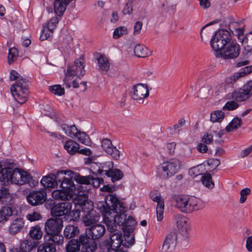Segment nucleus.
Listing matches in <instances>:
<instances>
[{
    "label": "nucleus",
    "instance_id": "39448f33",
    "mask_svg": "<svg viewBox=\"0 0 252 252\" xmlns=\"http://www.w3.org/2000/svg\"><path fill=\"white\" fill-rule=\"evenodd\" d=\"M174 205L183 213H190L199 209L197 200L194 197H189L185 195H174L172 197Z\"/></svg>",
    "mask_w": 252,
    "mask_h": 252
},
{
    "label": "nucleus",
    "instance_id": "5701e85b",
    "mask_svg": "<svg viewBox=\"0 0 252 252\" xmlns=\"http://www.w3.org/2000/svg\"><path fill=\"white\" fill-rule=\"evenodd\" d=\"M63 237L66 239H72L79 236L80 229L76 225L68 224L64 228Z\"/></svg>",
    "mask_w": 252,
    "mask_h": 252
},
{
    "label": "nucleus",
    "instance_id": "f704fd0d",
    "mask_svg": "<svg viewBox=\"0 0 252 252\" xmlns=\"http://www.w3.org/2000/svg\"><path fill=\"white\" fill-rule=\"evenodd\" d=\"M36 247V242L31 240L26 239L21 243L20 249L23 252H30Z\"/></svg>",
    "mask_w": 252,
    "mask_h": 252
},
{
    "label": "nucleus",
    "instance_id": "c85d7f7f",
    "mask_svg": "<svg viewBox=\"0 0 252 252\" xmlns=\"http://www.w3.org/2000/svg\"><path fill=\"white\" fill-rule=\"evenodd\" d=\"M80 242V236L77 239L69 240L65 246L66 252H79L82 244Z\"/></svg>",
    "mask_w": 252,
    "mask_h": 252
},
{
    "label": "nucleus",
    "instance_id": "4be33fe9",
    "mask_svg": "<svg viewBox=\"0 0 252 252\" xmlns=\"http://www.w3.org/2000/svg\"><path fill=\"white\" fill-rule=\"evenodd\" d=\"M177 224L180 234L183 237V241H181V242H188L189 237V227L187 224V219L185 217H179L177 220Z\"/></svg>",
    "mask_w": 252,
    "mask_h": 252
},
{
    "label": "nucleus",
    "instance_id": "f3484780",
    "mask_svg": "<svg viewBox=\"0 0 252 252\" xmlns=\"http://www.w3.org/2000/svg\"><path fill=\"white\" fill-rule=\"evenodd\" d=\"M32 180L31 175L27 172L18 169L13 170L12 184L22 185L28 183L31 186V182Z\"/></svg>",
    "mask_w": 252,
    "mask_h": 252
},
{
    "label": "nucleus",
    "instance_id": "09e8293b",
    "mask_svg": "<svg viewBox=\"0 0 252 252\" xmlns=\"http://www.w3.org/2000/svg\"><path fill=\"white\" fill-rule=\"evenodd\" d=\"M252 72V65L248 66L243 68L242 71L236 72L233 75V79H239L243 77L245 75L250 73Z\"/></svg>",
    "mask_w": 252,
    "mask_h": 252
},
{
    "label": "nucleus",
    "instance_id": "5fc2aeb1",
    "mask_svg": "<svg viewBox=\"0 0 252 252\" xmlns=\"http://www.w3.org/2000/svg\"><path fill=\"white\" fill-rule=\"evenodd\" d=\"M71 83L74 88H80L82 91L87 89V82L81 81V80H73Z\"/></svg>",
    "mask_w": 252,
    "mask_h": 252
},
{
    "label": "nucleus",
    "instance_id": "e2e57ef3",
    "mask_svg": "<svg viewBox=\"0 0 252 252\" xmlns=\"http://www.w3.org/2000/svg\"><path fill=\"white\" fill-rule=\"evenodd\" d=\"M186 121L184 118H180L178 122V124L174 125V130L179 133L180 131L182 129L183 126L185 124Z\"/></svg>",
    "mask_w": 252,
    "mask_h": 252
},
{
    "label": "nucleus",
    "instance_id": "9b49d317",
    "mask_svg": "<svg viewBox=\"0 0 252 252\" xmlns=\"http://www.w3.org/2000/svg\"><path fill=\"white\" fill-rule=\"evenodd\" d=\"M240 51V46L238 44L230 41L222 51H220L218 58L221 57L224 60L236 59L239 56Z\"/></svg>",
    "mask_w": 252,
    "mask_h": 252
},
{
    "label": "nucleus",
    "instance_id": "69168bd1",
    "mask_svg": "<svg viewBox=\"0 0 252 252\" xmlns=\"http://www.w3.org/2000/svg\"><path fill=\"white\" fill-rule=\"evenodd\" d=\"M143 25L142 22L137 21L136 22L134 26V34H138L140 32Z\"/></svg>",
    "mask_w": 252,
    "mask_h": 252
},
{
    "label": "nucleus",
    "instance_id": "de8ad7c7",
    "mask_svg": "<svg viewBox=\"0 0 252 252\" xmlns=\"http://www.w3.org/2000/svg\"><path fill=\"white\" fill-rule=\"evenodd\" d=\"M136 223V222L135 220L131 216H129L127 219L126 218L125 225L122 227L123 231L125 232L126 231H127L129 230V228L132 229L133 231V226H134Z\"/></svg>",
    "mask_w": 252,
    "mask_h": 252
},
{
    "label": "nucleus",
    "instance_id": "6ab92c4d",
    "mask_svg": "<svg viewBox=\"0 0 252 252\" xmlns=\"http://www.w3.org/2000/svg\"><path fill=\"white\" fill-rule=\"evenodd\" d=\"M150 196L151 199L157 203V220L160 221L163 219L164 203L163 199L161 198L160 193L158 190L152 191Z\"/></svg>",
    "mask_w": 252,
    "mask_h": 252
},
{
    "label": "nucleus",
    "instance_id": "4c0bfd02",
    "mask_svg": "<svg viewBox=\"0 0 252 252\" xmlns=\"http://www.w3.org/2000/svg\"><path fill=\"white\" fill-rule=\"evenodd\" d=\"M29 235L31 238L33 240H40L43 235L42 231L40 227L37 225L32 226L29 231Z\"/></svg>",
    "mask_w": 252,
    "mask_h": 252
},
{
    "label": "nucleus",
    "instance_id": "7ed1b4c3",
    "mask_svg": "<svg viewBox=\"0 0 252 252\" xmlns=\"http://www.w3.org/2000/svg\"><path fill=\"white\" fill-rule=\"evenodd\" d=\"M232 39L230 32L226 30H220L216 32L210 41L213 50L215 51L216 57H219V53L229 43Z\"/></svg>",
    "mask_w": 252,
    "mask_h": 252
},
{
    "label": "nucleus",
    "instance_id": "6e6d98bb",
    "mask_svg": "<svg viewBox=\"0 0 252 252\" xmlns=\"http://www.w3.org/2000/svg\"><path fill=\"white\" fill-rule=\"evenodd\" d=\"M251 193V190L250 188H246L242 189L240 192V198L239 202L240 203H244L247 200V196Z\"/></svg>",
    "mask_w": 252,
    "mask_h": 252
},
{
    "label": "nucleus",
    "instance_id": "ea45409f",
    "mask_svg": "<svg viewBox=\"0 0 252 252\" xmlns=\"http://www.w3.org/2000/svg\"><path fill=\"white\" fill-rule=\"evenodd\" d=\"M242 120L238 117L234 118L230 123L225 127V130L227 132H230L234 129H238L242 125Z\"/></svg>",
    "mask_w": 252,
    "mask_h": 252
},
{
    "label": "nucleus",
    "instance_id": "c03bdc74",
    "mask_svg": "<svg viewBox=\"0 0 252 252\" xmlns=\"http://www.w3.org/2000/svg\"><path fill=\"white\" fill-rule=\"evenodd\" d=\"M108 173L109 175L107 177H110L113 182L121 180L124 176L123 172L118 169L113 168L111 171Z\"/></svg>",
    "mask_w": 252,
    "mask_h": 252
},
{
    "label": "nucleus",
    "instance_id": "a878e982",
    "mask_svg": "<svg viewBox=\"0 0 252 252\" xmlns=\"http://www.w3.org/2000/svg\"><path fill=\"white\" fill-rule=\"evenodd\" d=\"M24 225L25 222L23 219H15L8 227L9 232L11 235L16 234L23 229Z\"/></svg>",
    "mask_w": 252,
    "mask_h": 252
},
{
    "label": "nucleus",
    "instance_id": "052dcab7",
    "mask_svg": "<svg viewBox=\"0 0 252 252\" xmlns=\"http://www.w3.org/2000/svg\"><path fill=\"white\" fill-rule=\"evenodd\" d=\"M17 52V50L15 48H10L9 49L8 55V63L9 64L12 63L16 59V56L15 53Z\"/></svg>",
    "mask_w": 252,
    "mask_h": 252
},
{
    "label": "nucleus",
    "instance_id": "bb28decb",
    "mask_svg": "<svg viewBox=\"0 0 252 252\" xmlns=\"http://www.w3.org/2000/svg\"><path fill=\"white\" fill-rule=\"evenodd\" d=\"M86 194L85 193L84 196V200L82 202H79L76 205V207H79L83 214L90 212L91 211H94L93 209V204L91 201L87 200L86 196Z\"/></svg>",
    "mask_w": 252,
    "mask_h": 252
},
{
    "label": "nucleus",
    "instance_id": "338daca9",
    "mask_svg": "<svg viewBox=\"0 0 252 252\" xmlns=\"http://www.w3.org/2000/svg\"><path fill=\"white\" fill-rule=\"evenodd\" d=\"M113 233V234L110 236L109 241H114L117 240L122 239V234L120 232H119L116 230L115 232Z\"/></svg>",
    "mask_w": 252,
    "mask_h": 252
},
{
    "label": "nucleus",
    "instance_id": "ddd939ff",
    "mask_svg": "<svg viewBox=\"0 0 252 252\" xmlns=\"http://www.w3.org/2000/svg\"><path fill=\"white\" fill-rule=\"evenodd\" d=\"M69 200H62L64 201L55 205L51 209V214L53 216H63L68 215L71 213L72 202Z\"/></svg>",
    "mask_w": 252,
    "mask_h": 252
},
{
    "label": "nucleus",
    "instance_id": "f257e3e1",
    "mask_svg": "<svg viewBox=\"0 0 252 252\" xmlns=\"http://www.w3.org/2000/svg\"><path fill=\"white\" fill-rule=\"evenodd\" d=\"M57 180L58 185L62 189H56L52 193V197L56 200H69L73 195L82 196L88 190L86 187L83 185H89L92 183L94 186L97 182V187L100 184V181L92 176H83L79 173L71 171L61 170L57 172Z\"/></svg>",
    "mask_w": 252,
    "mask_h": 252
},
{
    "label": "nucleus",
    "instance_id": "0eeeda50",
    "mask_svg": "<svg viewBox=\"0 0 252 252\" xmlns=\"http://www.w3.org/2000/svg\"><path fill=\"white\" fill-rule=\"evenodd\" d=\"M10 90L14 99L18 103L22 104L27 100L29 91L27 80H17L11 85Z\"/></svg>",
    "mask_w": 252,
    "mask_h": 252
},
{
    "label": "nucleus",
    "instance_id": "37998d69",
    "mask_svg": "<svg viewBox=\"0 0 252 252\" xmlns=\"http://www.w3.org/2000/svg\"><path fill=\"white\" fill-rule=\"evenodd\" d=\"M224 113L221 110H216L211 113L210 120L213 123H220L224 119Z\"/></svg>",
    "mask_w": 252,
    "mask_h": 252
},
{
    "label": "nucleus",
    "instance_id": "a211bd4d",
    "mask_svg": "<svg viewBox=\"0 0 252 252\" xmlns=\"http://www.w3.org/2000/svg\"><path fill=\"white\" fill-rule=\"evenodd\" d=\"M81 243H82L81 252H94L97 248V243L90 239L86 233L82 234L80 235Z\"/></svg>",
    "mask_w": 252,
    "mask_h": 252
},
{
    "label": "nucleus",
    "instance_id": "c756f323",
    "mask_svg": "<svg viewBox=\"0 0 252 252\" xmlns=\"http://www.w3.org/2000/svg\"><path fill=\"white\" fill-rule=\"evenodd\" d=\"M114 167V164L112 161H107L103 164L101 168L98 167L96 171H93L92 173L95 175H102L103 173L108 176L109 172L111 171Z\"/></svg>",
    "mask_w": 252,
    "mask_h": 252
},
{
    "label": "nucleus",
    "instance_id": "aec40b11",
    "mask_svg": "<svg viewBox=\"0 0 252 252\" xmlns=\"http://www.w3.org/2000/svg\"><path fill=\"white\" fill-rule=\"evenodd\" d=\"M106 231L104 226L102 224L93 225L86 229V233L91 237L92 240H97L103 236Z\"/></svg>",
    "mask_w": 252,
    "mask_h": 252
},
{
    "label": "nucleus",
    "instance_id": "2f4dec72",
    "mask_svg": "<svg viewBox=\"0 0 252 252\" xmlns=\"http://www.w3.org/2000/svg\"><path fill=\"white\" fill-rule=\"evenodd\" d=\"M135 55L138 58H145L151 54V52L143 45L138 44L134 48Z\"/></svg>",
    "mask_w": 252,
    "mask_h": 252
},
{
    "label": "nucleus",
    "instance_id": "603ef678",
    "mask_svg": "<svg viewBox=\"0 0 252 252\" xmlns=\"http://www.w3.org/2000/svg\"><path fill=\"white\" fill-rule=\"evenodd\" d=\"M43 29L41 31V35L40 36V39L42 41L45 40L49 37L53 35L54 32L53 31L48 29V28L45 25L43 26Z\"/></svg>",
    "mask_w": 252,
    "mask_h": 252
},
{
    "label": "nucleus",
    "instance_id": "bf43d9fd",
    "mask_svg": "<svg viewBox=\"0 0 252 252\" xmlns=\"http://www.w3.org/2000/svg\"><path fill=\"white\" fill-rule=\"evenodd\" d=\"M133 0H128L122 11L124 14H130L132 13L133 10L132 3Z\"/></svg>",
    "mask_w": 252,
    "mask_h": 252
},
{
    "label": "nucleus",
    "instance_id": "1a4fd4ad",
    "mask_svg": "<svg viewBox=\"0 0 252 252\" xmlns=\"http://www.w3.org/2000/svg\"><path fill=\"white\" fill-rule=\"evenodd\" d=\"M252 95V80H250L243 86L232 93V98L237 102L245 101Z\"/></svg>",
    "mask_w": 252,
    "mask_h": 252
},
{
    "label": "nucleus",
    "instance_id": "680f3d73",
    "mask_svg": "<svg viewBox=\"0 0 252 252\" xmlns=\"http://www.w3.org/2000/svg\"><path fill=\"white\" fill-rule=\"evenodd\" d=\"M81 212V211L79 208L76 207V208L74 210H72V212L71 211V213H70L71 216L70 220H72L74 221L77 220L80 218Z\"/></svg>",
    "mask_w": 252,
    "mask_h": 252
},
{
    "label": "nucleus",
    "instance_id": "9d476101",
    "mask_svg": "<svg viewBox=\"0 0 252 252\" xmlns=\"http://www.w3.org/2000/svg\"><path fill=\"white\" fill-rule=\"evenodd\" d=\"M85 64L83 58H80L74 62L73 65L68 66L67 71L65 72L66 77H76L80 78L85 73Z\"/></svg>",
    "mask_w": 252,
    "mask_h": 252
},
{
    "label": "nucleus",
    "instance_id": "49530a36",
    "mask_svg": "<svg viewBox=\"0 0 252 252\" xmlns=\"http://www.w3.org/2000/svg\"><path fill=\"white\" fill-rule=\"evenodd\" d=\"M100 252H112L114 250L113 249L109 240H104L99 244Z\"/></svg>",
    "mask_w": 252,
    "mask_h": 252
},
{
    "label": "nucleus",
    "instance_id": "cd10ccee",
    "mask_svg": "<svg viewBox=\"0 0 252 252\" xmlns=\"http://www.w3.org/2000/svg\"><path fill=\"white\" fill-rule=\"evenodd\" d=\"M13 169L7 167L2 169L0 172V181L5 185L12 184Z\"/></svg>",
    "mask_w": 252,
    "mask_h": 252
},
{
    "label": "nucleus",
    "instance_id": "8fccbe9b",
    "mask_svg": "<svg viewBox=\"0 0 252 252\" xmlns=\"http://www.w3.org/2000/svg\"><path fill=\"white\" fill-rule=\"evenodd\" d=\"M132 229L129 228V230L124 232L125 238L128 246H132L135 242L134 237L131 233L132 232Z\"/></svg>",
    "mask_w": 252,
    "mask_h": 252
},
{
    "label": "nucleus",
    "instance_id": "864d4df0",
    "mask_svg": "<svg viewBox=\"0 0 252 252\" xmlns=\"http://www.w3.org/2000/svg\"><path fill=\"white\" fill-rule=\"evenodd\" d=\"M239 106V104L235 100L227 101L222 107L223 110L232 111L237 109Z\"/></svg>",
    "mask_w": 252,
    "mask_h": 252
},
{
    "label": "nucleus",
    "instance_id": "774afa93",
    "mask_svg": "<svg viewBox=\"0 0 252 252\" xmlns=\"http://www.w3.org/2000/svg\"><path fill=\"white\" fill-rule=\"evenodd\" d=\"M246 247L249 252H252V235L247 238Z\"/></svg>",
    "mask_w": 252,
    "mask_h": 252
},
{
    "label": "nucleus",
    "instance_id": "4468645a",
    "mask_svg": "<svg viewBox=\"0 0 252 252\" xmlns=\"http://www.w3.org/2000/svg\"><path fill=\"white\" fill-rule=\"evenodd\" d=\"M149 95L148 86L146 84L138 83L132 86L130 96L136 100H141Z\"/></svg>",
    "mask_w": 252,
    "mask_h": 252
},
{
    "label": "nucleus",
    "instance_id": "dca6fc26",
    "mask_svg": "<svg viewBox=\"0 0 252 252\" xmlns=\"http://www.w3.org/2000/svg\"><path fill=\"white\" fill-rule=\"evenodd\" d=\"M63 227V220L60 218H51L45 223V230L46 234L61 232Z\"/></svg>",
    "mask_w": 252,
    "mask_h": 252
},
{
    "label": "nucleus",
    "instance_id": "b1692460",
    "mask_svg": "<svg viewBox=\"0 0 252 252\" xmlns=\"http://www.w3.org/2000/svg\"><path fill=\"white\" fill-rule=\"evenodd\" d=\"M57 173L55 174H49L42 177L40 183L46 188H54L58 185L57 180Z\"/></svg>",
    "mask_w": 252,
    "mask_h": 252
},
{
    "label": "nucleus",
    "instance_id": "4d7b16f0",
    "mask_svg": "<svg viewBox=\"0 0 252 252\" xmlns=\"http://www.w3.org/2000/svg\"><path fill=\"white\" fill-rule=\"evenodd\" d=\"M59 22V19L57 17H53L50 21L46 24V27L50 30L54 32V30L57 27V25Z\"/></svg>",
    "mask_w": 252,
    "mask_h": 252
},
{
    "label": "nucleus",
    "instance_id": "423d86ee",
    "mask_svg": "<svg viewBox=\"0 0 252 252\" xmlns=\"http://www.w3.org/2000/svg\"><path fill=\"white\" fill-rule=\"evenodd\" d=\"M180 165V161L177 158H172L164 161L158 166L157 175L160 178L166 180L178 172Z\"/></svg>",
    "mask_w": 252,
    "mask_h": 252
},
{
    "label": "nucleus",
    "instance_id": "e433bc0d",
    "mask_svg": "<svg viewBox=\"0 0 252 252\" xmlns=\"http://www.w3.org/2000/svg\"><path fill=\"white\" fill-rule=\"evenodd\" d=\"M61 127L66 135L72 138H75V135L78 132V130L75 125L68 126L66 124H64L61 125Z\"/></svg>",
    "mask_w": 252,
    "mask_h": 252
},
{
    "label": "nucleus",
    "instance_id": "13d9d810",
    "mask_svg": "<svg viewBox=\"0 0 252 252\" xmlns=\"http://www.w3.org/2000/svg\"><path fill=\"white\" fill-rule=\"evenodd\" d=\"M26 217L30 221L38 220L42 218L41 215L36 212H32L28 214Z\"/></svg>",
    "mask_w": 252,
    "mask_h": 252
},
{
    "label": "nucleus",
    "instance_id": "3c124183",
    "mask_svg": "<svg viewBox=\"0 0 252 252\" xmlns=\"http://www.w3.org/2000/svg\"><path fill=\"white\" fill-rule=\"evenodd\" d=\"M127 33V28L125 27H119L116 28L113 32V38L117 39Z\"/></svg>",
    "mask_w": 252,
    "mask_h": 252
},
{
    "label": "nucleus",
    "instance_id": "473e14b6",
    "mask_svg": "<svg viewBox=\"0 0 252 252\" xmlns=\"http://www.w3.org/2000/svg\"><path fill=\"white\" fill-rule=\"evenodd\" d=\"M60 233L61 232H56L51 234H47V235L48 237L47 241L51 242L52 244L54 245L56 247V246L63 245V243L64 237L61 235Z\"/></svg>",
    "mask_w": 252,
    "mask_h": 252
},
{
    "label": "nucleus",
    "instance_id": "f8f14e48",
    "mask_svg": "<svg viewBox=\"0 0 252 252\" xmlns=\"http://www.w3.org/2000/svg\"><path fill=\"white\" fill-rule=\"evenodd\" d=\"M183 241L182 236L180 238L178 237L177 234L175 232H171L166 236L162 246V252H171L173 251L177 243H181L186 244L187 242L181 243V241Z\"/></svg>",
    "mask_w": 252,
    "mask_h": 252
},
{
    "label": "nucleus",
    "instance_id": "2eb2a0df",
    "mask_svg": "<svg viewBox=\"0 0 252 252\" xmlns=\"http://www.w3.org/2000/svg\"><path fill=\"white\" fill-rule=\"evenodd\" d=\"M28 202L33 206L42 204L47 199V193L45 189L30 192L27 196Z\"/></svg>",
    "mask_w": 252,
    "mask_h": 252
},
{
    "label": "nucleus",
    "instance_id": "58836bf2",
    "mask_svg": "<svg viewBox=\"0 0 252 252\" xmlns=\"http://www.w3.org/2000/svg\"><path fill=\"white\" fill-rule=\"evenodd\" d=\"M56 247L51 242L47 241L38 246L37 252H55Z\"/></svg>",
    "mask_w": 252,
    "mask_h": 252
},
{
    "label": "nucleus",
    "instance_id": "393cba45",
    "mask_svg": "<svg viewBox=\"0 0 252 252\" xmlns=\"http://www.w3.org/2000/svg\"><path fill=\"white\" fill-rule=\"evenodd\" d=\"M83 221L86 226H89L98 221L99 218V214L95 210L91 211L82 215Z\"/></svg>",
    "mask_w": 252,
    "mask_h": 252
},
{
    "label": "nucleus",
    "instance_id": "20e7f679",
    "mask_svg": "<svg viewBox=\"0 0 252 252\" xmlns=\"http://www.w3.org/2000/svg\"><path fill=\"white\" fill-rule=\"evenodd\" d=\"M238 24L235 22H231L229 26V29L230 31L233 33V27L235 25ZM244 29L242 28H236L234 32L237 36L239 41L241 42L244 46V49L242 52V55L245 58H248L251 55L252 50V31L247 33L245 35H244Z\"/></svg>",
    "mask_w": 252,
    "mask_h": 252
},
{
    "label": "nucleus",
    "instance_id": "f03ea898",
    "mask_svg": "<svg viewBox=\"0 0 252 252\" xmlns=\"http://www.w3.org/2000/svg\"><path fill=\"white\" fill-rule=\"evenodd\" d=\"M97 206L101 213L103 218L112 216L111 211L117 214L126 212V208L124 205V203L112 194L107 195L105 198V201L99 202Z\"/></svg>",
    "mask_w": 252,
    "mask_h": 252
},
{
    "label": "nucleus",
    "instance_id": "412c9836",
    "mask_svg": "<svg viewBox=\"0 0 252 252\" xmlns=\"http://www.w3.org/2000/svg\"><path fill=\"white\" fill-rule=\"evenodd\" d=\"M102 149L114 159L118 160L120 158V152L115 146L112 145L110 140L106 138L101 141Z\"/></svg>",
    "mask_w": 252,
    "mask_h": 252
},
{
    "label": "nucleus",
    "instance_id": "0e129e2a",
    "mask_svg": "<svg viewBox=\"0 0 252 252\" xmlns=\"http://www.w3.org/2000/svg\"><path fill=\"white\" fill-rule=\"evenodd\" d=\"M213 137V136L211 134H205L202 138V141L206 144H209L212 142Z\"/></svg>",
    "mask_w": 252,
    "mask_h": 252
},
{
    "label": "nucleus",
    "instance_id": "a18cd8bd",
    "mask_svg": "<svg viewBox=\"0 0 252 252\" xmlns=\"http://www.w3.org/2000/svg\"><path fill=\"white\" fill-rule=\"evenodd\" d=\"M49 90L55 95L61 96L65 93L64 88L61 85H54L49 87Z\"/></svg>",
    "mask_w": 252,
    "mask_h": 252
},
{
    "label": "nucleus",
    "instance_id": "c9c22d12",
    "mask_svg": "<svg viewBox=\"0 0 252 252\" xmlns=\"http://www.w3.org/2000/svg\"><path fill=\"white\" fill-rule=\"evenodd\" d=\"M98 68L100 71L108 70L110 64L108 59L103 55H100L97 59Z\"/></svg>",
    "mask_w": 252,
    "mask_h": 252
},
{
    "label": "nucleus",
    "instance_id": "7c9ffc66",
    "mask_svg": "<svg viewBox=\"0 0 252 252\" xmlns=\"http://www.w3.org/2000/svg\"><path fill=\"white\" fill-rule=\"evenodd\" d=\"M63 147L67 152L71 155L77 153L79 149V145L71 139H69L65 141Z\"/></svg>",
    "mask_w": 252,
    "mask_h": 252
},
{
    "label": "nucleus",
    "instance_id": "6e6552de",
    "mask_svg": "<svg viewBox=\"0 0 252 252\" xmlns=\"http://www.w3.org/2000/svg\"><path fill=\"white\" fill-rule=\"evenodd\" d=\"M126 218V213H122L114 216L104 217L103 221L107 226L108 230L112 233L116 231L117 225L124 226Z\"/></svg>",
    "mask_w": 252,
    "mask_h": 252
},
{
    "label": "nucleus",
    "instance_id": "72a5a7b5",
    "mask_svg": "<svg viewBox=\"0 0 252 252\" xmlns=\"http://www.w3.org/2000/svg\"><path fill=\"white\" fill-rule=\"evenodd\" d=\"M12 209L9 206H4L0 209V223H4L12 215Z\"/></svg>",
    "mask_w": 252,
    "mask_h": 252
},
{
    "label": "nucleus",
    "instance_id": "a19ab883",
    "mask_svg": "<svg viewBox=\"0 0 252 252\" xmlns=\"http://www.w3.org/2000/svg\"><path fill=\"white\" fill-rule=\"evenodd\" d=\"M201 181L206 188L213 189L215 186L214 182L212 181L211 175L209 173H206L202 176Z\"/></svg>",
    "mask_w": 252,
    "mask_h": 252
},
{
    "label": "nucleus",
    "instance_id": "79ce46f5",
    "mask_svg": "<svg viewBox=\"0 0 252 252\" xmlns=\"http://www.w3.org/2000/svg\"><path fill=\"white\" fill-rule=\"evenodd\" d=\"M78 141L87 146H89L91 143L89 136L84 132H81L78 130V132L75 135Z\"/></svg>",
    "mask_w": 252,
    "mask_h": 252
}]
</instances>
